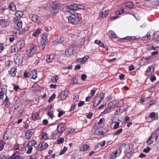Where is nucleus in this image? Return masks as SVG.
Segmentation results:
<instances>
[{"instance_id":"09e8293b","label":"nucleus","mask_w":159,"mask_h":159,"mask_svg":"<svg viewBox=\"0 0 159 159\" xmlns=\"http://www.w3.org/2000/svg\"><path fill=\"white\" fill-rule=\"evenodd\" d=\"M64 139L63 138H61L57 139V144H60L63 142Z\"/></svg>"},{"instance_id":"bf43d9fd","label":"nucleus","mask_w":159,"mask_h":159,"mask_svg":"<svg viewBox=\"0 0 159 159\" xmlns=\"http://www.w3.org/2000/svg\"><path fill=\"white\" fill-rule=\"evenodd\" d=\"M124 12V10L122 9L120 11H118L116 12V14L117 15H120Z\"/></svg>"},{"instance_id":"de8ad7c7","label":"nucleus","mask_w":159,"mask_h":159,"mask_svg":"<svg viewBox=\"0 0 159 159\" xmlns=\"http://www.w3.org/2000/svg\"><path fill=\"white\" fill-rule=\"evenodd\" d=\"M67 148L66 147H64L63 149H62L61 152L59 153V155H62L64 153L66 152V151L67 150Z\"/></svg>"},{"instance_id":"aec40b11","label":"nucleus","mask_w":159,"mask_h":159,"mask_svg":"<svg viewBox=\"0 0 159 159\" xmlns=\"http://www.w3.org/2000/svg\"><path fill=\"white\" fill-rule=\"evenodd\" d=\"M140 37L139 36H127L125 37L120 38L119 40H122V39L126 40H136L140 39Z\"/></svg>"},{"instance_id":"69168bd1","label":"nucleus","mask_w":159,"mask_h":159,"mask_svg":"<svg viewBox=\"0 0 159 159\" xmlns=\"http://www.w3.org/2000/svg\"><path fill=\"white\" fill-rule=\"evenodd\" d=\"M109 12V10L105 11L104 12V17H106Z\"/></svg>"},{"instance_id":"f704fd0d","label":"nucleus","mask_w":159,"mask_h":159,"mask_svg":"<svg viewBox=\"0 0 159 159\" xmlns=\"http://www.w3.org/2000/svg\"><path fill=\"white\" fill-rule=\"evenodd\" d=\"M123 129L122 128H120L117 130L114 131L113 133V136H117L120 135L122 132Z\"/></svg>"},{"instance_id":"3c124183","label":"nucleus","mask_w":159,"mask_h":159,"mask_svg":"<svg viewBox=\"0 0 159 159\" xmlns=\"http://www.w3.org/2000/svg\"><path fill=\"white\" fill-rule=\"evenodd\" d=\"M56 97V95L55 93H53L52 96L49 98V99L48 100V102H50L52 101Z\"/></svg>"},{"instance_id":"4be33fe9","label":"nucleus","mask_w":159,"mask_h":159,"mask_svg":"<svg viewBox=\"0 0 159 159\" xmlns=\"http://www.w3.org/2000/svg\"><path fill=\"white\" fill-rule=\"evenodd\" d=\"M149 117L152 119V120H156L158 118V115L155 112H152L149 114Z\"/></svg>"},{"instance_id":"13d9d810","label":"nucleus","mask_w":159,"mask_h":159,"mask_svg":"<svg viewBox=\"0 0 159 159\" xmlns=\"http://www.w3.org/2000/svg\"><path fill=\"white\" fill-rule=\"evenodd\" d=\"M13 148L15 150H19V146L18 144H15L14 145Z\"/></svg>"},{"instance_id":"39448f33","label":"nucleus","mask_w":159,"mask_h":159,"mask_svg":"<svg viewBox=\"0 0 159 159\" xmlns=\"http://www.w3.org/2000/svg\"><path fill=\"white\" fill-rule=\"evenodd\" d=\"M24 57V56L23 54H16L14 57L15 61L16 63L19 65L22 64Z\"/></svg>"},{"instance_id":"473e14b6","label":"nucleus","mask_w":159,"mask_h":159,"mask_svg":"<svg viewBox=\"0 0 159 159\" xmlns=\"http://www.w3.org/2000/svg\"><path fill=\"white\" fill-rule=\"evenodd\" d=\"M111 109L108 106L105 108L104 111L101 113V116H103L104 114L110 111V110Z\"/></svg>"},{"instance_id":"5fc2aeb1","label":"nucleus","mask_w":159,"mask_h":159,"mask_svg":"<svg viewBox=\"0 0 159 159\" xmlns=\"http://www.w3.org/2000/svg\"><path fill=\"white\" fill-rule=\"evenodd\" d=\"M117 122H119L118 120L116 117H114L111 119V122L112 124L116 123Z\"/></svg>"},{"instance_id":"0eeeda50","label":"nucleus","mask_w":159,"mask_h":159,"mask_svg":"<svg viewBox=\"0 0 159 159\" xmlns=\"http://www.w3.org/2000/svg\"><path fill=\"white\" fill-rule=\"evenodd\" d=\"M77 4H73L70 5H67L65 7L66 11L67 12H70V11L77 10Z\"/></svg>"},{"instance_id":"052dcab7","label":"nucleus","mask_w":159,"mask_h":159,"mask_svg":"<svg viewBox=\"0 0 159 159\" xmlns=\"http://www.w3.org/2000/svg\"><path fill=\"white\" fill-rule=\"evenodd\" d=\"M106 143L105 141V140H104L103 141H102V142H100L99 144H98V145L99 146V145L101 146V147H103L104 146L105 144Z\"/></svg>"},{"instance_id":"4c0bfd02","label":"nucleus","mask_w":159,"mask_h":159,"mask_svg":"<svg viewBox=\"0 0 159 159\" xmlns=\"http://www.w3.org/2000/svg\"><path fill=\"white\" fill-rule=\"evenodd\" d=\"M117 151L112 152L111 155L110 159H115L117 157Z\"/></svg>"},{"instance_id":"f03ea898","label":"nucleus","mask_w":159,"mask_h":159,"mask_svg":"<svg viewBox=\"0 0 159 159\" xmlns=\"http://www.w3.org/2000/svg\"><path fill=\"white\" fill-rule=\"evenodd\" d=\"M68 20L69 23L74 25L80 24L82 21L81 18L78 17L77 14H72L68 17Z\"/></svg>"},{"instance_id":"79ce46f5","label":"nucleus","mask_w":159,"mask_h":159,"mask_svg":"<svg viewBox=\"0 0 159 159\" xmlns=\"http://www.w3.org/2000/svg\"><path fill=\"white\" fill-rule=\"evenodd\" d=\"M48 34L46 33L43 34L41 35L42 40H48Z\"/></svg>"},{"instance_id":"f3484780","label":"nucleus","mask_w":159,"mask_h":159,"mask_svg":"<svg viewBox=\"0 0 159 159\" xmlns=\"http://www.w3.org/2000/svg\"><path fill=\"white\" fill-rule=\"evenodd\" d=\"M89 57L88 56H86L82 58H78L76 61L79 63L83 64L87 61Z\"/></svg>"},{"instance_id":"58836bf2","label":"nucleus","mask_w":159,"mask_h":159,"mask_svg":"<svg viewBox=\"0 0 159 159\" xmlns=\"http://www.w3.org/2000/svg\"><path fill=\"white\" fill-rule=\"evenodd\" d=\"M94 43L99 45V46L102 48H104L105 46L103 43H102L100 40H95Z\"/></svg>"},{"instance_id":"603ef678","label":"nucleus","mask_w":159,"mask_h":159,"mask_svg":"<svg viewBox=\"0 0 159 159\" xmlns=\"http://www.w3.org/2000/svg\"><path fill=\"white\" fill-rule=\"evenodd\" d=\"M24 76L25 78H27L28 77H30V71L29 72H25L24 74Z\"/></svg>"},{"instance_id":"0e129e2a","label":"nucleus","mask_w":159,"mask_h":159,"mask_svg":"<svg viewBox=\"0 0 159 159\" xmlns=\"http://www.w3.org/2000/svg\"><path fill=\"white\" fill-rule=\"evenodd\" d=\"M77 83V81L76 79L74 77L72 79V81L71 82V83L72 84H75Z\"/></svg>"},{"instance_id":"7c9ffc66","label":"nucleus","mask_w":159,"mask_h":159,"mask_svg":"<svg viewBox=\"0 0 159 159\" xmlns=\"http://www.w3.org/2000/svg\"><path fill=\"white\" fill-rule=\"evenodd\" d=\"M57 130L59 133H62L65 130L64 127L61 124L58 125L57 126Z\"/></svg>"},{"instance_id":"f8f14e48","label":"nucleus","mask_w":159,"mask_h":159,"mask_svg":"<svg viewBox=\"0 0 159 159\" xmlns=\"http://www.w3.org/2000/svg\"><path fill=\"white\" fill-rule=\"evenodd\" d=\"M31 19L33 21L38 24L39 23L41 20L40 17L36 14L32 15L31 17Z\"/></svg>"},{"instance_id":"a878e982","label":"nucleus","mask_w":159,"mask_h":159,"mask_svg":"<svg viewBox=\"0 0 159 159\" xmlns=\"http://www.w3.org/2000/svg\"><path fill=\"white\" fill-rule=\"evenodd\" d=\"M117 104V101L116 100H115L109 103L108 106L110 107L111 109H114Z\"/></svg>"},{"instance_id":"2eb2a0df","label":"nucleus","mask_w":159,"mask_h":159,"mask_svg":"<svg viewBox=\"0 0 159 159\" xmlns=\"http://www.w3.org/2000/svg\"><path fill=\"white\" fill-rule=\"evenodd\" d=\"M56 57V55L54 54H52L50 55H47V61L48 62H53L55 59Z\"/></svg>"},{"instance_id":"5701e85b","label":"nucleus","mask_w":159,"mask_h":159,"mask_svg":"<svg viewBox=\"0 0 159 159\" xmlns=\"http://www.w3.org/2000/svg\"><path fill=\"white\" fill-rule=\"evenodd\" d=\"M34 133L31 131L29 130L27 131L25 134V137L27 139H30L33 136Z\"/></svg>"},{"instance_id":"9d476101","label":"nucleus","mask_w":159,"mask_h":159,"mask_svg":"<svg viewBox=\"0 0 159 159\" xmlns=\"http://www.w3.org/2000/svg\"><path fill=\"white\" fill-rule=\"evenodd\" d=\"M9 20L2 19L0 20V24L2 27L4 28L8 26L10 24Z\"/></svg>"},{"instance_id":"6ab92c4d","label":"nucleus","mask_w":159,"mask_h":159,"mask_svg":"<svg viewBox=\"0 0 159 159\" xmlns=\"http://www.w3.org/2000/svg\"><path fill=\"white\" fill-rule=\"evenodd\" d=\"M67 96L65 91L61 92L58 96V98L60 100H63L65 99Z\"/></svg>"},{"instance_id":"9b49d317","label":"nucleus","mask_w":159,"mask_h":159,"mask_svg":"<svg viewBox=\"0 0 159 159\" xmlns=\"http://www.w3.org/2000/svg\"><path fill=\"white\" fill-rule=\"evenodd\" d=\"M7 95V89L6 87H2L0 90V99H3L4 95Z\"/></svg>"},{"instance_id":"bb28decb","label":"nucleus","mask_w":159,"mask_h":159,"mask_svg":"<svg viewBox=\"0 0 159 159\" xmlns=\"http://www.w3.org/2000/svg\"><path fill=\"white\" fill-rule=\"evenodd\" d=\"M16 68L13 67L11 68L10 70L8 72L9 74H10L12 76L14 77L16 75Z\"/></svg>"},{"instance_id":"412c9836","label":"nucleus","mask_w":159,"mask_h":159,"mask_svg":"<svg viewBox=\"0 0 159 159\" xmlns=\"http://www.w3.org/2000/svg\"><path fill=\"white\" fill-rule=\"evenodd\" d=\"M8 7L11 11H15L16 10V5L13 2L9 3L8 5Z\"/></svg>"},{"instance_id":"a211bd4d","label":"nucleus","mask_w":159,"mask_h":159,"mask_svg":"<svg viewBox=\"0 0 159 159\" xmlns=\"http://www.w3.org/2000/svg\"><path fill=\"white\" fill-rule=\"evenodd\" d=\"M17 48L20 50L25 46V42L24 40H19L16 44Z\"/></svg>"},{"instance_id":"a19ab883","label":"nucleus","mask_w":159,"mask_h":159,"mask_svg":"<svg viewBox=\"0 0 159 159\" xmlns=\"http://www.w3.org/2000/svg\"><path fill=\"white\" fill-rule=\"evenodd\" d=\"M4 103L6 105H9L10 104V102L9 99L8 98L7 96H6L4 100Z\"/></svg>"},{"instance_id":"4468645a","label":"nucleus","mask_w":159,"mask_h":159,"mask_svg":"<svg viewBox=\"0 0 159 159\" xmlns=\"http://www.w3.org/2000/svg\"><path fill=\"white\" fill-rule=\"evenodd\" d=\"M48 147V144L45 142H43L40 143L39 145V147L40 148L39 149L41 151L45 150Z\"/></svg>"},{"instance_id":"1a4fd4ad","label":"nucleus","mask_w":159,"mask_h":159,"mask_svg":"<svg viewBox=\"0 0 159 159\" xmlns=\"http://www.w3.org/2000/svg\"><path fill=\"white\" fill-rule=\"evenodd\" d=\"M122 147L124 148V152L126 153H128L131 151L132 146L129 144H123Z\"/></svg>"},{"instance_id":"2f4dec72","label":"nucleus","mask_w":159,"mask_h":159,"mask_svg":"<svg viewBox=\"0 0 159 159\" xmlns=\"http://www.w3.org/2000/svg\"><path fill=\"white\" fill-rule=\"evenodd\" d=\"M37 144V142L35 140H33L30 141L27 144L28 146H30L32 147L33 148H35V146Z\"/></svg>"},{"instance_id":"f257e3e1","label":"nucleus","mask_w":159,"mask_h":159,"mask_svg":"<svg viewBox=\"0 0 159 159\" xmlns=\"http://www.w3.org/2000/svg\"><path fill=\"white\" fill-rule=\"evenodd\" d=\"M24 13L23 11H17L15 13V17L13 18L14 22L19 28H21L22 26V22L20 18L22 17Z\"/></svg>"},{"instance_id":"c85d7f7f","label":"nucleus","mask_w":159,"mask_h":159,"mask_svg":"<svg viewBox=\"0 0 159 159\" xmlns=\"http://www.w3.org/2000/svg\"><path fill=\"white\" fill-rule=\"evenodd\" d=\"M147 37L149 39H152L154 36V32L153 31H149L147 34Z\"/></svg>"},{"instance_id":"338daca9","label":"nucleus","mask_w":159,"mask_h":159,"mask_svg":"<svg viewBox=\"0 0 159 159\" xmlns=\"http://www.w3.org/2000/svg\"><path fill=\"white\" fill-rule=\"evenodd\" d=\"M150 148L148 147L146 148H145L143 149V152L145 153H148L150 151Z\"/></svg>"},{"instance_id":"c03bdc74","label":"nucleus","mask_w":159,"mask_h":159,"mask_svg":"<svg viewBox=\"0 0 159 159\" xmlns=\"http://www.w3.org/2000/svg\"><path fill=\"white\" fill-rule=\"evenodd\" d=\"M62 42V41H58V40H54L52 42V45L53 46L57 45Z\"/></svg>"},{"instance_id":"6e6552de","label":"nucleus","mask_w":159,"mask_h":159,"mask_svg":"<svg viewBox=\"0 0 159 159\" xmlns=\"http://www.w3.org/2000/svg\"><path fill=\"white\" fill-rule=\"evenodd\" d=\"M76 51L71 46L65 51V54L67 57H69L75 53Z\"/></svg>"},{"instance_id":"cd10ccee","label":"nucleus","mask_w":159,"mask_h":159,"mask_svg":"<svg viewBox=\"0 0 159 159\" xmlns=\"http://www.w3.org/2000/svg\"><path fill=\"white\" fill-rule=\"evenodd\" d=\"M109 37L111 39L118 38V36L112 31H110L108 32Z\"/></svg>"},{"instance_id":"864d4df0","label":"nucleus","mask_w":159,"mask_h":159,"mask_svg":"<svg viewBox=\"0 0 159 159\" xmlns=\"http://www.w3.org/2000/svg\"><path fill=\"white\" fill-rule=\"evenodd\" d=\"M77 10H79V9H84V6H83L82 5L80 4H79V5L77 4Z\"/></svg>"},{"instance_id":"72a5a7b5","label":"nucleus","mask_w":159,"mask_h":159,"mask_svg":"<svg viewBox=\"0 0 159 159\" xmlns=\"http://www.w3.org/2000/svg\"><path fill=\"white\" fill-rule=\"evenodd\" d=\"M46 40H41L40 43V46L41 47V49L42 50L44 49L45 46L47 43Z\"/></svg>"},{"instance_id":"ddd939ff","label":"nucleus","mask_w":159,"mask_h":159,"mask_svg":"<svg viewBox=\"0 0 159 159\" xmlns=\"http://www.w3.org/2000/svg\"><path fill=\"white\" fill-rule=\"evenodd\" d=\"M155 138V140L156 141L158 138V134H157L155 133L152 134V136L150 137L149 139L146 141L147 145L148 146L150 145L153 143V141L151 140V139L154 137Z\"/></svg>"},{"instance_id":"e2e57ef3","label":"nucleus","mask_w":159,"mask_h":159,"mask_svg":"<svg viewBox=\"0 0 159 159\" xmlns=\"http://www.w3.org/2000/svg\"><path fill=\"white\" fill-rule=\"evenodd\" d=\"M12 63L10 60H8L6 61L5 64L7 66H10L11 65V64Z\"/></svg>"},{"instance_id":"393cba45","label":"nucleus","mask_w":159,"mask_h":159,"mask_svg":"<svg viewBox=\"0 0 159 159\" xmlns=\"http://www.w3.org/2000/svg\"><path fill=\"white\" fill-rule=\"evenodd\" d=\"M30 77L33 79H35L37 77V72L35 70H34L32 71H30Z\"/></svg>"},{"instance_id":"a18cd8bd","label":"nucleus","mask_w":159,"mask_h":159,"mask_svg":"<svg viewBox=\"0 0 159 159\" xmlns=\"http://www.w3.org/2000/svg\"><path fill=\"white\" fill-rule=\"evenodd\" d=\"M5 143L3 141H0V151L2 150L5 144Z\"/></svg>"},{"instance_id":"37998d69","label":"nucleus","mask_w":159,"mask_h":159,"mask_svg":"<svg viewBox=\"0 0 159 159\" xmlns=\"http://www.w3.org/2000/svg\"><path fill=\"white\" fill-rule=\"evenodd\" d=\"M11 50L13 52H17L20 50V49L17 48V46L16 45L15 46H12L11 47Z\"/></svg>"},{"instance_id":"8fccbe9b","label":"nucleus","mask_w":159,"mask_h":159,"mask_svg":"<svg viewBox=\"0 0 159 159\" xmlns=\"http://www.w3.org/2000/svg\"><path fill=\"white\" fill-rule=\"evenodd\" d=\"M97 90V89L95 88H93L91 91V94L92 96H93Z\"/></svg>"},{"instance_id":"49530a36","label":"nucleus","mask_w":159,"mask_h":159,"mask_svg":"<svg viewBox=\"0 0 159 159\" xmlns=\"http://www.w3.org/2000/svg\"><path fill=\"white\" fill-rule=\"evenodd\" d=\"M94 133L96 134L100 135L103 134V132L102 131H99L98 129L95 130Z\"/></svg>"},{"instance_id":"4d7b16f0","label":"nucleus","mask_w":159,"mask_h":159,"mask_svg":"<svg viewBox=\"0 0 159 159\" xmlns=\"http://www.w3.org/2000/svg\"><path fill=\"white\" fill-rule=\"evenodd\" d=\"M42 139H46L47 138V134L45 133H43L42 134Z\"/></svg>"},{"instance_id":"423d86ee","label":"nucleus","mask_w":159,"mask_h":159,"mask_svg":"<svg viewBox=\"0 0 159 159\" xmlns=\"http://www.w3.org/2000/svg\"><path fill=\"white\" fill-rule=\"evenodd\" d=\"M36 46L34 45L30 47V49L29 50L28 52L27 53V56L29 57H32L36 53Z\"/></svg>"},{"instance_id":"ea45409f","label":"nucleus","mask_w":159,"mask_h":159,"mask_svg":"<svg viewBox=\"0 0 159 159\" xmlns=\"http://www.w3.org/2000/svg\"><path fill=\"white\" fill-rule=\"evenodd\" d=\"M22 151L21 150L16 151L13 154L11 157H14L16 155H19L22 154Z\"/></svg>"},{"instance_id":"e433bc0d","label":"nucleus","mask_w":159,"mask_h":159,"mask_svg":"<svg viewBox=\"0 0 159 159\" xmlns=\"http://www.w3.org/2000/svg\"><path fill=\"white\" fill-rule=\"evenodd\" d=\"M26 150H27V151L26 152V153L28 154H29L32 151V150L33 149L32 147L30 146H28V145L27 144L26 146Z\"/></svg>"},{"instance_id":"c9c22d12","label":"nucleus","mask_w":159,"mask_h":159,"mask_svg":"<svg viewBox=\"0 0 159 159\" xmlns=\"http://www.w3.org/2000/svg\"><path fill=\"white\" fill-rule=\"evenodd\" d=\"M89 146L88 145L85 144V145H83V146L81 147L80 148V150L81 151H86L87 150H88V149H89Z\"/></svg>"},{"instance_id":"b1692460","label":"nucleus","mask_w":159,"mask_h":159,"mask_svg":"<svg viewBox=\"0 0 159 159\" xmlns=\"http://www.w3.org/2000/svg\"><path fill=\"white\" fill-rule=\"evenodd\" d=\"M40 118V116L38 112H35L32 114L31 119L34 120H37Z\"/></svg>"},{"instance_id":"20e7f679","label":"nucleus","mask_w":159,"mask_h":159,"mask_svg":"<svg viewBox=\"0 0 159 159\" xmlns=\"http://www.w3.org/2000/svg\"><path fill=\"white\" fill-rule=\"evenodd\" d=\"M50 6L52 9L51 11V14L52 16H55L58 13L61 7L58 2H52Z\"/></svg>"},{"instance_id":"7ed1b4c3","label":"nucleus","mask_w":159,"mask_h":159,"mask_svg":"<svg viewBox=\"0 0 159 159\" xmlns=\"http://www.w3.org/2000/svg\"><path fill=\"white\" fill-rule=\"evenodd\" d=\"M104 94L102 92L96 95L93 102V105L94 108L101 103L102 100L104 98Z\"/></svg>"},{"instance_id":"dca6fc26","label":"nucleus","mask_w":159,"mask_h":159,"mask_svg":"<svg viewBox=\"0 0 159 159\" xmlns=\"http://www.w3.org/2000/svg\"><path fill=\"white\" fill-rule=\"evenodd\" d=\"M154 67L153 66H149L146 71V74L147 75L149 76L152 75L154 71Z\"/></svg>"},{"instance_id":"774afa93","label":"nucleus","mask_w":159,"mask_h":159,"mask_svg":"<svg viewBox=\"0 0 159 159\" xmlns=\"http://www.w3.org/2000/svg\"><path fill=\"white\" fill-rule=\"evenodd\" d=\"M70 130H68L69 133V134H73L75 131V129H74L72 128H70Z\"/></svg>"},{"instance_id":"6e6d98bb","label":"nucleus","mask_w":159,"mask_h":159,"mask_svg":"<svg viewBox=\"0 0 159 159\" xmlns=\"http://www.w3.org/2000/svg\"><path fill=\"white\" fill-rule=\"evenodd\" d=\"M120 123L119 122H117L116 123H115L114 126L113 127V129H117L119 126Z\"/></svg>"},{"instance_id":"680f3d73","label":"nucleus","mask_w":159,"mask_h":159,"mask_svg":"<svg viewBox=\"0 0 159 159\" xmlns=\"http://www.w3.org/2000/svg\"><path fill=\"white\" fill-rule=\"evenodd\" d=\"M12 159H22V157L19 155H16L13 157H11Z\"/></svg>"},{"instance_id":"c756f323","label":"nucleus","mask_w":159,"mask_h":159,"mask_svg":"<svg viewBox=\"0 0 159 159\" xmlns=\"http://www.w3.org/2000/svg\"><path fill=\"white\" fill-rule=\"evenodd\" d=\"M41 30L42 29L40 28H38L36 29L33 33L32 36L35 37L37 36L40 33Z\"/></svg>"}]
</instances>
